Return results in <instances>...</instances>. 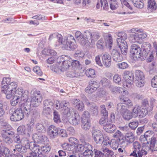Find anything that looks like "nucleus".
Returning <instances> with one entry per match:
<instances>
[{
  "label": "nucleus",
  "mask_w": 157,
  "mask_h": 157,
  "mask_svg": "<svg viewBox=\"0 0 157 157\" xmlns=\"http://www.w3.org/2000/svg\"><path fill=\"white\" fill-rule=\"evenodd\" d=\"M73 41H75V39L74 36L72 35L68 36L64 38L61 35V38L58 42L63 48L67 50H70L77 47L76 45H73L72 44Z\"/></svg>",
  "instance_id": "1"
},
{
  "label": "nucleus",
  "mask_w": 157,
  "mask_h": 157,
  "mask_svg": "<svg viewBox=\"0 0 157 157\" xmlns=\"http://www.w3.org/2000/svg\"><path fill=\"white\" fill-rule=\"evenodd\" d=\"M17 87V85L16 82H12L8 86H3L2 92L5 94L7 99H10L12 97Z\"/></svg>",
  "instance_id": "2"
},
{
  "label": "nucleus",
  "mask_w": 157,
  "mask_h": 157,
  "mask_svg": "<svg viewBox=\"0 0 157 157\" xmlns=\"http://www.w3.org/2000/svg\"><path fill=\"white\" fill-rule=\"evenodd\" d=\"M117 110L126 120H129L133 117L132 112L130 111L127 109L126 107L121 103H119L117 104Z\"/></svg>",
  "instance_id": "3"
},
{
  "label": "nucleus",
  "mask_w": 157,
  "mask_h": 157,
  "mask_svg": "<svg viewBox=\"0 0 157 157\" xmlns=\"http://www.w3.org/2000/svg\"><path fill=\"white\" fill-rule=\"evenodd\" d=\"M100 37L99 33L98 32H92L90 38L91 42H90L88 40L83 39L81 41V45L87 48H93L95 45V41L98 40Z\"/></svg>",
  "instance_id": "4"
},
{
  "label": "nucleus",
  "mask_w": 157,
  "mask_h": 157,
  "mask_svg": "<svg viewBox=\"0 0 157 157\" xmlns=\"http://www.w3.org/2000/svg\"><path fill=\"white\" fill-rule=\"evenodd\" d=\"M28 152L30 155L27 157H45L44 156L41 154H39L40 151V147L34 144L31 143L28 145Z\"/></svg>",
  "instance_id": "5"
},
{
  "label": "nucleus",
  "mask_w": 157,
  "mask_h": 157,
  "mask_svg": "<svg viewBox=\"0 0 157 157\" xmlns=\"http://www.w3.org/2000/svg\"><path fill=\"white\" fill-rule=\"evenodd\" d=\"M30 99L31 104L34 107L39 106L42 100L40 92L36 90L31 91Z\"/></svg>",
  "instance_id": "6"
},
{
  "label": "nucleus",
  "mask_w": 157,
  "mask_h": 157,
  "mask_svg": "<svg viewBox=\"0 0 157 157\" xmlns=\"http://www.w3.org/2000/svg\"><path fill=\"white\" fill-rule=\"evenodd\" d=\"M124 83L123 87L124 88H129L133 83L134 75L133 74L129 71H125L123 75Z\"/></svg>",
  "instance_id": "7"
},
{
  "label": "nucleus",
  "mask_w": 157,
  "mask_h": 157,
  "mask_svg": "<svg viewBox=\"0 0 157 157\" xmlns=\"http://www.w3.org/2000/svg\"><path fill=\"white\" fill-rule=\"evenodd\" d=\"M130 53L133 57L136 58H140L141 57L144 56L146 57L147 56V52H143L141 51L140 47L137 44H132L131 46Z\"/></svg>",
  "instance_id": "8"
},
{
  "label": "nucleus",
  "mask_w": 157,
  "mask_h": 157,
  "mask_svg": "<svg viewBox=\"0 0 157 157\" xmlns=\"http://www.w3.org/2000/svg\"><path fill=\"white\" fill-rule=\"evenodd\" d=\"M148 112V110L138 105L134 106L132 110L133 117H136L138 115L140 117H143L147 114Z\"/></svg>",
  "instance_id": "9"
},
{
  "label": "nucleus",
  "mask_w": 157,
  "mask_h": 157,
  "mask_svg": "<svg viewBox=\"0 0 157 157\" xmlns=\"http://www.w3.org/2000/svg\"><path fill=\"white\" fill-rule=\"evenodd\" d=\"M14 132L11 130H2L1 131L2 140L8 145H10L13 143V140L10 136H14Z\"/></svg>",
  "instance_id": "10"
},
{
  "label": "nucleus",
  "mask_w": 157,
  "mask_h": 157,
  "mask_svg": "<svg viewBox=\"0 0 157 157\" xmlns=\"http://www.w3.org/2000/svg\"><path fill=\"white\" fill-rule=\"evenodd\" d=\"M24 117V112L20 108L14 110L10 117L11 120L13 121H18Z\"/></svg>",
  "instance_id": "11"
},
{
  "label": "nucleus",
  "mask_w": 157,
  "mask_h": 157,
  "mask_svg": "<svg viewBox=\"0 0 157 157\" xmlns=\"http://www.w3.org/2000/svg\"><path fill=\"white\" fill-rule=\"evenodd\" d=\"M91 133L94 140L97 144H100L103 142L104 137L100 131L94 129L92 130Z\"/></svg>",
  "instance_id": "12"
},
{
  "label": "nucleus",
  "mask_w": 157,
  "mask_h": 157,
  "mask_svg": "<svg viewBox=\"0 0 157 157\" xmlns=\"http://www.w3.org/2000/svg\"><path fill=\"white\" fill-rule=\"evenodd\" d=\"M63 58H67L68 59H66L63 61L62 62H60L61 65L62 67V70L63 72H64L68 70L69 68L71 67V60L70 57H68L67 56H63L58 57L57 58L58 60L63 59Z\"/></svg>",
  "instance_id": "13"
},
{
  "label": "nucleus",
  "mask_w": 157,
  "mask_h": 157,
  "mask_svg": "<svg viewBox=\"0 0 157 157\" xmlns=\"http://www.w3.org/2000/svg\"><path fill=\"white\" fill-rule=\"evenodd\" d=\"M14 95L21 99V101L27 99L28 97L29 91L27 90H24L21 88H18L14 93Z\"/></svg>",
  "instance_id": "14"
},
{
  "label": "nucleus",
  "mask_w": 157,
  "mask_h": 157,
  "mask_svg": "<svg viewBox=\"0 0 157 157\" xmlns=\"http://www.w3.org/2000/svg\"><path fill=\"white\" fill-rule=\"evenodd\" d=\"M118 46L120 48L122 53L123 55H126L127 52L128 46L126 41L118 38L117 40Z\"/></svg>",
  "instance_id": "15"
},
{
  "label": "nucleus",
  "mask_w": 157,
  "mask_h": 157,
  "mask_svg": "<svg viewBox=\"0 0 157 157\" xmlns=\"http://www.w3.org/2000/svg\"><path fill=\"white\" fill-rule=\"evenodd\" d=\"M21 108L25 114H29L31 111V102L27 101V99L24 100L20 102Z\"/></svg>",
  "instance_id": "16"
},
{
  "label": "nucleus",
  "mask_w": 157,
  "mask_h": 157,
  "mask_svg": "<svg viewBox=\"0 0 157 157\" xmlns=\"http://www.w3.org/2000/svg\"><path fill=\"white\" fill-rule=\"evenodd\" d=\"M33 138L35 142L40 143H45L48 141L47 137L43 135L35 133L33 135Z\"/></svg>",
  "instance_id": "17"
},
{
  "label": "nucleus",
  "mask_w": 157,
  "mask_h": 157,
  "mask_svg": "<svg viewBox=\"0 0 157 157\" xmlns=\"http://www.w3.org/2000/svg\"><path fill=\"white\" fill-rule=\"evenodd\" d=\"M102 63L106 67H109L111 65L112 60L110 55L107 53H103L101 55Z\"/></svg>",
  "instance_id": "18"
},
{
  "label": "nucleus",
  "mask_w": 157,
  "mask_h": 157,
  "mask_svg": "<svg viewBox=\"0 0 157 157\" xmlns=\"http://www.w3.org/2000/svg\"><path fill=\"white\" fill-rule=\"evenodd\" d=\"M59 130V128L52 125L49 126L48 128V134L51 138L54 139L57 136Z\"/></svg>",
  "instance_id": "19"
},
{
  "label": "nucleus",
  "mask_w": 157,
  "mask_h": 157,
  "mask_svg": "<svg viewBox=\"0 0 157 157\" xmlns=\"http://www.w3.org/2000/svg\"><path fill=\"white\" fill-rule=\"evenodd\" d=\"M69 122L72 124L76 125L80 122L81 117L78 113L76 112L72 116L68 119Z\"/></svg>",
  "instance_id": "20"
},
{
  "label": "nucleus",
  "mask_w": 157,
  "mask_h": 157,
  "mask_svg": "<svg viewBox=\"0 0 157 157\" xmlns=\"http://www.w3.org/2000/svg\"><path fill=\"white\" fill-rule=\"evenodd\" d=\"M80 141L82 144H79L76 147V151L79 152H82L87 148H90L91 146L88 143L85 142L82 139H80Z\"/></svg>",
  "instance_id": "21"
},
{
  "label": "nucleus",
  "mask_w": 157,
  "mask_h": 157,
  "mask_svg": "<svg viewBox=\"0 0 157 157\" xmlns=\"http://www.w3.org/2000/svg\"><path fill=\"white\" fill-rule=\"evenodd\" d=\"M111 54L114 61L119 62L123 60V57L122 55L117 50L113 49L111 52Z\"/></svg>",
  "instance_id": "22"
},
{
  "label": "nucleus",
  "mask_w": 157,
  "mask_h": 157,
  "mask_svg": "<svg viewBox=\"0 0 157 157\" xmlns=\"http://www.w3.org/2000/svg\"><path fill=\"white\" fill-rule=\"evenodd\" d=\"M72 103L73 106L78 111H83L84 105L82 101L79 99H74L72 100Z\"/></svg>",
  "instance_id": "23"
},
{
  "label": "nucleus",
  "mask_w": 157,
  "mask_h": 157,
  "mask_svg": "<svg viewBox=\"0 0 157 157\" xmlns=\"http://www.w3.org/2000/svg\"><path fill=\"white\" fill-rule=\"evenodd\" d=\"M119 100L121 103H120L124 104L128 107H129L133 105V103L131 100L125 96L124 95H121L119 96Z\"/></svg>",
  "instance_id": "24"
},
{
  "label": "nucleus",
  "mask_w": 157,
  "mask_h": 157,
  "mask_svg": "<svg viewBox=\"0 0 157 157\" xmlns=\"http://www.w3.org/2000/svg\"><path fill=\"white\" fill-rule=\"evenodd\" d=\"M105 45L109 49H111L113 45V38L111 35L109 33L105 34L104 36Z\"/></svg>",
  "instance_id": "25"
},
{
  "label": "nucleus",
  "mask_w": 157,
  "mask_h": 157,
  "mask_svg": "<svg viewBox=\"0 0 157 157\" xmlns=\"http://www.w3.org/2000/svg\"><path fill=\"white\" fill-rule=\"evenodd\" d=\"M18 133L22 135H25L29 136V133L31 132L27 127L24 125H21L18 127L17 129Z\"/></svg>",
  "instance_id": "26"
},
{
  "label": "nucleus",
  "mask_w": 157,
  "mask_h": 157,
  "mask_svg": "<svg viewBox=\"0 0 157 157\" xmlns=\"http://www.w3.org/2000/svg\"><path fill=\"white\" fill-rule=\"evenodd\" d=\"M63 114L68 119L71 116H72L76 112L74 109L72 107H67L66 109L62 110Z\"/></svg>",
  "instance_id": "27"
},
{
  "label": "nucleus",
  "mask_w": 157,
  "mask_h": 157,
  "mask_svg": "<svg viewBox=\"0 0 157 157\" xmlns=\"http://www.w3.org/2000/svg\"><path fill=\"white\" fill-rule=\"evenodd\" d=\"M58 61L59 62L56 63L51 67V69L52 71L56 73L60 74L63 72L62 69V67L59 60Z\"/></svg>",
  "instance_id": "28"
},
{
  "label": "nucleus",
  "mask_w": 157,
  "mask_h": 157,
  "mask_svg": "<svg viewBox=\"0 0 157 157\" xmlns=\"http://www.w3.org/2000/svg\"><path fill=\"white\" fill-rule=\"evenodd\" d=\"M147 154V151H145V149H144V148L143 147L140 150L139 149L136 152L133 151V152L131 153L130 155L135 157H142L143 155H145Z\"/></svg>",
  "instance_id": "29"
},
{
  "label": "nucleus",
  "mask_w": 157,
  "mask_h": 157,
  "mask_svg": "<svg viewBox=\"0 0 157 157\" xmlns=\"http://www.w3.org/2000/svg\"><path fill=\"white\" fill-rule=\"evenodd\" d=\"M147 10L149 12H152L155 11L157 8L155 0H148Z\"/></svg>",
  "instance_id": "30"
},
{
  "label": "nucleus",
  "mask_w": 157,
  "mask_h": 157,
  "mask_svg": "<svg viewBox=\"0 0 157 157\" xmlns=\"http://www.w3.org/2000/svg\"><path fill=\"white\" fill-rule=\"evenodd\" d=\"M103 129L106 132L112 133L116 130V127L115 125L111 124L110 121L108 125L104 127Z\"/></svg>",
  "instance_id": "31"
},
{
  "label": "nucleus",
  "mask_w": 157,
  "mask_h": 157,
  "mask_svg": "<svg viewBox=\"0 0 157 157\" xmlns=\"http://www.w3.org/2000/svg\"><path fill=\"white\" fill-rule=\"evenodd\" d=\"M81 126L82 128L85 130H88L90 128V124L89 118L83 117L82 121Z\"/></svg>",
  "instance_id": "32"
},
{
  "label": "nucleus",
  "mask_w": 157,
  "mask_h": 157,
  "mask_svg": "<svg viewBox=\"0 0 157 157\" xmlns=\"http://www.w3.org/2000/svg\"><path fill=\"white\" fill-rule=\"evenodd\" d=\"M118 140L114 139H112L110 141L109 140L108 143L110 147L113 149L116 150L118 146Z\"/></svg>",
  "instance_id": "33"
},
{
  "label": "nucleus",
  "mask_w": 157,
  "mask_h": 157,
  "mask_svg": "<svg viewBox=\"0 0 157 157\" xmlns=\"http://www.w3.org/2000/svg\"><path fill=\"white\" fill-rule=\"evenodd\" d=\"M122 4H123L125 5L126 7H127L129 9L132 10V11L126 13L125 12H124L123 13H119L120 14H125L128 13L129 14H132L134 13L135 12L132 10V7L127 2L126 0H120Z\"/></svg>",
  "instance_id": "34"
},
{
  "label": "nucleus",
  "mask_w": 157,
  "mask_h": 157,
  "mask_svg": "<svg viewBox=\"0 0 157 157\" xmlns=\"http://www.w3.org/2000/svg\"><path fill=\"white\" fill-rule=\"evenodd\" d=\"M125 139L127 142L132 143L135 140V136L132 132L128 133L125 135Z\"/></svg>",
  "instance_id": "35"
},
{
  "label": "nucleus",
  "mask_w": 157,
  "mask_h": 157,
  "mask_svg": "<svg viewBox=\"0 0 157 157\" xmlns=\"http://www.w3.org/2000/svg\"><path fill=\"white\" fill-rule=\"evenodd\" d=\"M145 76L143 73L139 70H137L135 72V78L136 80H144Z\"/></svg>",
  "instance_id": "36"
},
{
  "label": "nucleus",
  "mask_w": 157,
  "mask_h": 157,
  "mask_svg": "<svg viewBox=\"0 0 157 157\" xmlns=\"http://www.w3.org/2000/svg\"><path fill=\"white\" fill-rule=\"evenodd\" d=\"M67 77L71 78H79L81 75L79 73L77 72L76 71L72 70L70 71H68L67 73Z\"/></svg>",
  "instance_id": "37"
},
{
  "label": "nucleus",
  "mask_w": 157,
  "mask_h": 157,
  "mask_svg": "<svg viewBox=\"0 0 157 157\" xmlns=\"http://www.w3.org/2000/svg\"><path fill=\"white\" fill-rule=\"evenodd\" d=\"M36 130L38 133H44L46 132V129L42 124L38 123L36 124Z\"/></svg>",
  "instance_id": "38"
},
{
  "label": "nucleus",
  "mask_w": 157,
  "mask_h": 157,
  "mask_svg": "<svg viewBox=\"0 0 157 157\" xmlns=\"http://www.w3.org/2000/svg\"><path fill=\"white\" fill-rule=\"evenodd\" d=\"M110 121H108L107 117H104L101 118L99 121V123L100 124L103 126V128L105 126L109 123Z\"/></svg>",
  "instance_id": "39"
},
{
  "label": "nucleus",
  "mask_w": 157,
  "mask_h": 157,
  "mask_svg": "<svg viewBox=\"0 0 157 157\" xmlns=\"http://www.w3.org/2000/svg\"><path fill=\"white\" fill-rule=\"evenodd\" d=\"M16 149L17 151L22 153L28 151V148L19 144L16 145Z\"/></svg>",
  "instance_id": "40"
},
{
  "label": "nucleus",
  "mask_w": 157,
  "mask_h": 157,
  "mask_svg": "<svg viewBox=\"0 0 157 157\" xmlns=\"http://www.w3.org/2000/svg\"><path fill=\"white\" fill-rule=\"evenodd\" d=\"M151 132V131H147L145 133L144 136H142L140 137V140L142 142H143L144 143L145 141H147V138L150 136V133Z\"/></svg>",
  "instance_id": "41"
},
{
  "label": "nucleus",
  "mask_w": 157,
  "mask_h": 157,
  "mask_svg": "<svg viewBox=\"0 0 157 157\" xmlns=\"http://www.w3.org/2000/svg\"><path fill=\"white\" fill-rule=\"evenodd\" d=\"M140 40L136 33L131 35L129 38L130 41L132 43L138 42Z\"/></svg>",
  "instance_id": "42"
},
{
  "label": "nucleus",
  "mask_w": 157,
  "mask_h": 157,
  "mask_svg": "<svg viewBox=\"0 0 157 157\" xmlns=\"http://www.w3.org/2000/svg\"><path fill=\"white\" fill-rule=\"evenodd\" d=\"M85 54L84 52L79 51L76 52L74 54L75 57L77 59H80L84 58Z\"/></svg>",
  "instance_id": "43"
},
{
  "label": "nucleus",
  "mask_w": 157,
  "mask_h": 157,
  "mask_svg": "<svg viewBox=\"0 0 157 157\" xmlns=\"http://www.w3.org/2000/svg\"><path fill=\"white\" fill-rule=\"evenodd\" d=\"M11 81V79L9 78H3L1 83V91L2 92L3 86L4 85L6 86H8L9 83Z\"/></svg>",
  "instance_id": "44"
},
{
  "label": "nucleus",
  "mask_w": 157,
  "mask_h": 157,
  "mask_svg": "<svg viewBox=\"0 0 157 157\" xmlns=\"http://www.w3.org/2000/svg\"><path fill=\"white\" fill-rule=\"evenodd\" d=\"M86 74L88 77H90L91 78H94L95 77V71L93 69H87L86 72Z\"/></svg>",
  "instance_id": "45"
},
{
  "label": "nucleus",
  "mask_w": 157,
  "mask_h": 157,
  "mask_svg": "<svg viewBox=\"0 0 157 157\" xmlns=\"http://www.w3.org/2000/svg\"><path fill=\"white\" fill-rule=\"evenodd\" d=\"M90 148L86 149L83 152V155L86 157H92L94 153L92 150H90Z\"/></svg>",
  "instance_id": "46"
},
{
  "label": "nucleus",
  "mask_w": 157,
  "mask_h": 157,
  "mask_svg": "<svg viewBox=\"0 0 157 157\" xmlns=\"http://www.w3.org/2000/svg\"><path fill=\"white\" fill-rule=\"evenodd\" d=\"M142 106L143 108L144 107V109H147L148 110V111H151L152 110V108L150 107V108H148V101L147 99H145L143 100L142 102Z\"/></svg>",
  "instance_id": "47"
},
{
  "label": "nucleus",
  "mask_w": 157,
  "mask_h": 157,
  "mask_svg": "<svg viewBox=\"0 0 157 157\" xmlns=\"http://www.w3.org/2000/svg\"><path fill=\"white\" fill-rule=\"evenodd\" d=\"M90 111L94 115H97L98 113V107L95 104H92V105L90 106Z\"/></svg>",
  "instance_id": "48"
},
{
  "label": "nucleus",
  "mask_w": 157,
  "mask_h": 157,
  "mask_svg": "<svg viewBox=\"0 0 157 157\" xmlns=\"http://www.w3.org/2000/svg\"><path fill=\"white\" fill-rule=\"evenodd\" d=\"M92 33H91L88 30L85 31L84 32V33L83 34V37L82 39L81 40L80 42V44H81V41L83 40H88V38L90 37L91 38V36Z\"/></svg>",
  "instance_id": "49"
},
{
  "label": "nucleus",
  "mask_w": 157,
  "mask_h": 157,
  "mask_svg": "<svg viewBox=\"0 0 157 157\" xmlns=\"http://www.w3.org/2000/svg\"><path fill=\"white\" fill-rule=\"evenodd\" d=\"M144 80L140 79L136 80L135 81V83L136 86L138 87H141L144 86L145 84Z\"/></svg>",
  "instance_id": "50"
},
{
  "label": "nucleus",
  "mask_w": 157,
  "mask_h": 157,
  "mask_svg": "<svg viewBox=\"0 0 157 157\" xmlns=\"http://www.w3.org/2000/svg\"><path fill=\"white\" fill-rule=\"evenodd\" d=\"M54 121L57 123L60 122V116L58 113L56 111H54L53 112Z\"/></svg>",
  "instance_id": "51"
},
{
  "label": "nucleus",
  "mask_w": 157,
  "mask_h": 157,
  "mask_svg": "<svg viewBox=\"0 0 157 157\" xmlns=\"http://www.w3.org/2000/svg\"><path fill=\"white\" fill-rule=\"evenodd\" d=\"M136 33L138 36L139 40L143 38H145L147 36L146 33L143 31H138Z\"/></svg>",
  "instance_id": "52"
},
{
  "label": "nucleus",
  "mask_w": 157,
  "mask_h": 157,
  "mask_svg": "<svg viewBox=\"0 0 157 157\" xmlns=\"http://www.w3.org/2000/svg\"><path fill=\"white\" fill-rule=\"evenodd\" d=\"M121 90H123V89L120 87L117 86L112 87L111 89V92L114 94L117 93H120Z\"/></svg>",
  "instance_id": "53"
},
{
  "label": "nucleus",
  "mask_w": 157,
  "mask_h": 157,
  "mask_svg": "<svg viewBox=\"0 0 157 157\" xmlns=\"http://www.w3.org/2000/svg\"><path fill=\"white\" fill-rule=\"evenodd\" d=\"M19 101H20V102H21L20 98L18 97H16V96L13 95V99L11 100V105L12 106H15L17 105Z\"/></svg>",
  "instance_id": "54"
},
{
  "label": "nucleus",
  "mask_w": 157,
  "mask_h": 157,
  "mask_svg": "<svg viewBox=\"0 0 157 157\" xmlns=\"http://www.w3.org/2000/svg\"><path fill=\"white\" fill-rule=\"evenodd\" d=\"M61 105H62V110L67 108V107H70L69 102L66 100H63L61 101Z\"/></svg>",
  "instance_id": "55"
},
{
  "label": "nucleus",
  "mask_w": 157,
  "mask_h": 157,
  "mask_svg": "<svg viewBox=\"0 0 157 157\" xmlns=\"http://www.w3.org/2000/svg\"><path fill=\"white\" fill-rule=\"evenodd\" d=\"M117 35L121 40H126L127 38L126 34L124 32L118 33L117 34Z\"/></svg>",
  "instance_id": "56"
},
{
  "label": "nucleus",
  "mask_w": 157,
  "mask_h": 157,
  "mask_svg": "<svg viewBox=\"0 0 157 157\" xmlns=\"http://www.w3.org/2000/svg\"><path fill=\"white\" fill-rule=\"evenodd\" d=\"M44 106L47 107V108H52L53 103L52 102L48 100H45L44 102Z\"/></svg>",
  "instance_id": "57"
},
{
  "label": "nucleus",
  "mask_w": 157,
  "mask_h": 157,
  "mask_svg": "<svg viewBox=\"0 0 157 157\" xmlns=\"http://www.w3.org/2000/svg\"><path fill=\"white\" fill-rule=\"evenodd\" d=\"M118 6V2H110V7L113 10L116 9Z\"/></svg>",
  "instance_id": "58"
},
{
  "label": "nucleus",
  "mask_w": 157,
  "mask_h": 157,
  "mask_svg": "<svg viewBox=\"0 0 157 157\" xmlns=\"http://www.w3.org/2000/svg\"><path fill=\"white\" fill-rule=\"evenodd\" d=\"M117 66L119 68L122 69H126L128 67V65L125 62H123L117 64Z\"/></svg>",
  "instance_id": "59"
},
{
  "label": "nucleus",
  "mask_w": 157,
  "mask_h": 157,
  "mask_svg": "<svg viewBox=\"0 0 157 157\" xmlns=\"http://www.w3.org/2000/svg\"><path fill=\"white\" fill-rule=\"evenodd\" d=\"M100 82L103 86H106L109 85L110 81L105 78H103L101 80Z\"/></svg>",
  "instance_id": "60"
},
{
  "label": "nucleus",
  "mask_w": 157,
  "mask_h": 157,
  "mask_svg": "<svg viewBox=\"0 0 157 157\" xmlns=\"http://www.w3.org/2000/svg\"><path fill=\"white\" fill-rule=\"evenodd\" d=\"M71 65L72 67H74L77 68H79L80 67V64L79 63V62L78 60H75L72 61L71 59Z\"/></svg>",
  "instance_id": "61"
},
{
  "label": "nucleus",
  "mask_w": 157,
  "mask_h": 157,
  "mask_svg": "<svg viewBox=\"0 0 157 157\" xmlns=\"http://www.w3.org/2000/svg\"><path fill=\"white\" fill-rule=\"evenodd\" d=\"M33 71L34 72L36 73L38 75L41 76L42 75V72L39 66L34 67L33 69Z\"/></svg>",
  "instance_id": "62"
},
{
  "label": "nucleus",
  "mask_w": 157,
  "mask_h": 157,
  "mask_svg": "<svg viewBox=\"0 0 157 157\" xmlns=\"http://www.w3.org/2000/svg\"><path fill=\"white\" fill-rule=\"evenodd\" d=\"M62 147L64 150L70 151L71 150L72 146L71 144L67 143H64L62 145Z\"/></svg>",
  "instance_id": "63"
},
{
  "label": "nucleus",
  "mask_w": 157,
  "mask_h": 157,
  "mask_svg": "<svg viewBox=\"0 0 157 157\" xmlns=\"http://www.w3.org/2000/svg\"><path fill=\"white\" fill-rule=\"evenodd\" d=\"M152 86L154 88H157V76H155L151 80Z\"/></svg>",
  "instance_id": "64"
}]
</instances>
